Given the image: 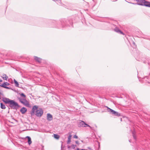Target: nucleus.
Segmentation results:
<instances>
[{
    "label": "nucleus",
    "mask_w": 150,
    "mask_h": 150,
    "mask_svg": "<svg viewBox=\"0 0 150 150\" xmlns=\"http://www.w3.org/2000/svg\"><path fill=\"white\" fill-rule=\"evenodd\" d=\"M2 100L5 104H9V106L13 109L17 110L20 107V105L17 102L8 98H3Z\"/></svg>",
    "instance_id": "nucleus-1"
},
{
    "label": "nucleus",
    "mask_w": 150,
    "mask_h": 150,
    "mask_svg": "<svg viewBox=\"0 0 150 150\" xmlns=\"http://www.w3.org/2000/svg\"><path fill=\"white\" fill-rule=\"evenodd\" d=\"M30 114L31 116L35 115L37 117H41L43 115V110L41 108H39L38 109V106L34 105L32 108Z\"/></svg>",
    "instance_id": "nucleus-2"
},
{
    "label": "nucleus",
    "mask_w": 150,
    "mask_h": 150,
    "mask_svg": "<svg viewBox=\"0 0 150 150\" xmlns=\"http://www.w3.org/2000/svg\"><path fill=\"white\" fill-rule=\"evenodd\" d=\"M18 99L20 102L23 104L24 105L27 107H29L30 104L29 102L25 98L19 97Z\"/></svg>",
    "instance_id": "nucleus-3"
},
{
    "label": "nucleus",
    "mask_w": 150,
    "mask_h": 150,
    "mask_svg": "<svg viewBox=\"0 0 150 150\" xmlns=\"http://www.w3.org/2000/svg\"><path fill=\"white\" fill-rule=\"evenodd\" d=\"M108 108V112L112 114V115H115V116H120V114L119 112H116L115 111L109 108L108 107H107Z\"/></svg>",
    "instance_id": "nucleus-4"
},
{
    "label": "nucleus",
    "mask_w": 150,
    "mask_h": 150,
    "mask_svg": "<svg viewBox=\"0 0 150 150\" xmlns=\"http://www.w3.org/2000/svg\"><path fill=\"white\" fill-rule=\"evenodd\" d=\"M137 1V3H131L134 5H138L140 6H144L145 3V0H134Z\"/></svg>",
    "instance_id": "nucleus-5"
},
{
    "label": "nucleus",
    "mask_w": 150,
    "mask_h": 150,
    "mask_svg": "<svg viewBox=\"0 0 150 150\" xmlns=\"http://www.w3.org/2000/svg\"><path fill=\"white\" fill-rule=\"evenodd\" d=\"M9 85V83L8 82H5L3 83L1 85V86L6 89H10L11 88H10L6 86H8Z\"/></svg>",
    "instance_id": "nucleus-6"
},
{
    "label": "nucleus",
    "mask_w": 150,
    "mask_h": 150,
    "mask_svg": "<svg viewBox=\"0 0 150 150\" xmlns=\"http://www.w3.org/2000/svg\"><path fill=\"white\" fill-rule=\"evenodd\" d=\"M86 123L83 121L80 120L79 123V126L80 127H86Z\"/></svg>",
    "instance_id": "nucleus-7"
},
{
    "label": "nucleus",
    "mask_w": 150,
    "mask_h": 150,
    "mask_svg": "<svg viewBox=\"0 0 150 150\" xmlns=\"http://www.w3.org/2000/svg\"><path fill=\"white\" fill-rule=\"evenodd\" d=\"M53 117L52 115L50 113H47V119L49 121H51L52 120Z\"/></svg>",
    "instance_id": "nucleus-8"
},
{
    "label": "nucleus",
    "mask_w": 150,
    "mask_h": 150,
    "mask_svg": "<svg viewBox=\"0 0 150 150\" xmlns=\"http://www.w3.org/2000/svg\"><path fill=\"white\" fill-rule=\"evenodd\" d=\"M27 109L23 107L20 110V112H21L22 114H24L27 111Z\"/></svg>",
    "instance_id": "nucleus-9"
},
{
    "label": "nucleus",
    "mask_w": 150,
    "mask_h": 150,
    "mask_svg": "<svg viewBox=\"0 0 150 150\" xmlns=\"http://www.w3.org/2000/svg\"><path fill=\"white\" fill-rule=\"evenodd\" d=\"M34 59L38 63H40L41 62L42 60V59L39 57H38L36 56H34Z\"/></svg>",
    "instance_id": "nucleus-10"
},
{
    "label": "nucleus",
    "mask_w": 150,
    "mask_h": 150,
    "mask_svg": "<svg viewBox=\"0 0 150 150\" xmlns=\"http://www.w3.org/2000/svg\"><path fill=\"white\" fill-rule=\"evenodd\" d=\"M144 6L150 7V2H149L145 1V3L144 4Z\"/></svg>",
    "instance_id": "nucleus-11"
},
{
    "label": "nucleus",
    "mask_w": 150,
    "mask_h": 150,
    "mask_svg": "<svg viewBox=\"0 0 150 150\" xmlns=\"http://www.w3.org/2000/svg\"><path fill=\"white\" fill-rule=\"evenodd\" d=\"M114 30L115 32L118 33H120L121 34H122L123 35L124 34L123 33L117 28H115L114 29Z\"/></svg>",
    "instance_id": "nucleus-12"
},
{
    "label": "nucleus",
    "mask_w": 150,
    "mask_h": 150,
    "mask_svg": "<svg viewBox=\"0 0 150 150\" xmlns=\"http://www.w3.org/2000/svg\"><path fill=\"white\" fill-rule=\"evenodd\" d=\"M26 138H28V143L29 145H30L31 143H32V141L31 140V138L29 137V136H27L26 137Z\"/></svg>",
    "instance_id": "nucleus-13"
},
{
    "label": "nucleus",
    "mask_w": 150,
    "mask_h": 150,
    "mask_svg": "<svg viewBox=\"0 0 150 150\" xmlns=\"http://www.w3.org/2000/svg\"><path fill=\"white\" fill-rule=\"evenodd\" d=\"M71 135H70L68 138V140L67 141V144H69L71 142Z\"/></svg>",
    "instance_id": "nucleus-14"
},
{
    "label": "nucleus",
    "mask_w": 150,
    "mask_h": 150,
    "mask_svg": "<svg viewBox=\"0 0 150 150\" xmlns=\"http://www.w3.org/2000/svg\"><path fill=\"white\" fill-rule=\"evenodd\" d=\"M1 108V109H4L6 108L5 105L2 103H0Z\"/></svg>",
    "instance_id": "nucleus-15"
},
{
    "label": "nucleus",
    "mask_w": 150,
    "mask_h": 150,
    "mask_svg": "<svg viewBox=\"0 0 150 150\" xmlns=\"http://www.w3.org/2000/svg\"><path fill=\"white\" fill-rule=\"evenodd\" d=\"M3 79L6 80H7V79L8 78V76L5 74H4L2 76Z\"/></svg>",
    "instance_id": "nucleus-16"
},
{
    "label": "nucleus",
    "mask_w": 150,
    "mask_h": 150,
    "mask_svg": "<svg viewBox=\"0 0 150 150\" xmlns=\"http://www.w3.org/2000/svg\"><path fill=\"white\" fill-rule=\"evenodd\" d=\"M14 81L15 84V86L16 87H18L19 86V84L18 82L15 79L14 80Z\"/></svg>",
    "instance_id": "nucleus-17"
},
{
    "label": "nucleus",
    "mask_w": 150,
    "mask_h": 150,
    "mask_svg": "<svg viewBox=\"0 0 150 150\" xmlns=\"http://www.w3.org/2000/svg\"><path fill=\"white\" fill-rule=\"evenodd\" d=\"M54 138L57 139H58L59 138V135L58 134H54Z\"/></svg>",
    "instance_id": "nucleus-18"
},
{
    "label": "nucleus",
    "mask_w": 150,
    "mask_h": 150,
    "mask_svg": "<svg viewBox=\"0 0 150 150\" xmlns=\"http://www.w3.org/2000/svg\"><path fill=\"white\" fill-rule=\"evenodd\" d=\"M132 134L133 138H134V139L135 140H136V136L135 134V132L134 131L133 132H132Z\"/></svg>",
    "instance_id": "nucleus-19"
},
{
    "label": "nucleus",
    "mask_w": 150,
    "mask_h": 150,
    "mask_svg": "<svg viewBox=\"0 0 150 150\" xmlns=\"http://www.w3.org/2000/svg\"><path fill=\"white\" fill-rule=\"evenodd\" d=\"M20 96H22V98H25L26 96L23 93L20 94Z\"/></svg>",
    "instance_id": "nucleus-20"
},
{
    "label": "nucleus",
    "mask_w": 150,
    "mask_h": 150,
    "mask_svg": "<svg viewBox=\"0 0 150 150\" xmlns=\"http://www.w3.org/2000/svg\"><path fill=\"white\" fill-rule=\"evenodd\" d=\"M76 146V145H74V144H72L71 146V148H72L73 149H74Z\"/></svg>",
    "instance_id": "nucleus-21"
},
{
    "label": "nucleus",
    "mask_w": 150,
    "mask_h": 150,
    "mask_svg": "<svg viewBox=\"0 0 150 150\" xmlns=\"http://www.w3.org/2000/svg\"><path fill=\"white\" fill-rule=\"evenodd\" d=\"M73 137H74V138H76V139H77L78 138V136L76 135H75Z\"/></svg>",
    "instance_id": "nucleus-22"
},
{
    "label": "nucleus",
    "mask_w": 150,
    "mask_h": 150,
    "mask_svg": "<svg viewBox=\"0 0 150 150\" xmlns=\"http://www.w3.org/2000/svg\"><path fill=\"white\" fill-rule=\"evenodd\" d=\"M85 126H86V127H89L90 128H91V127L90 126V125H88L86 123Z\"/></svg>",
    "instance_id": "nucleus-23"
},
{
    "label": "nucleus",
    "mask_w": 150,
    "mask_h": 150,
    "mask_svg": "<svg viewBox=\"0 0 150 150\" xmlns=\"http://www.w3.org/2000/svg\"><path fill=\"white\" fill-rule=\"evenodd\" d=\"M148 79V76H146L145 77H144V78L143 79L144 80L145 79Z\"/></svg>",
    "instance_id": "nucleus-24"
},
{
    "label": "nucleus",
    "mask_w": 150,
    "mask_h": 150,
    "mask_svg": "<svg viewBox=\"0 0 150 150\" xmlns=\"http://www.w3.org/2000/svg\"><path fill=\"white\" fill-rule=\"evenodd\" d=\"M75 143H76V144H79V142L78 141H75Z\"/></svg>",
    "instance_id": "nucleus-25"
},
{
    "label": "nucleus",
    "mask_w": 150,
    "mask_h": 150,
    "mask_svg": "<svg viewBox=\"0 0 150 150\" xmlns=\"http://www.w3.org/2000/svg\"><path fill=\"white\" fill-rule=\"evenodd\" d=\"M71 147V146H68V148L69 149H70Z\"/></svg>",
    "instance_id": "nucleus-26"
},
{
    "label": "nucleus",
    "mask_w": 150,
    "mask_h": 150,
    "mask_svg": "<svg viewBox=\"0 0 150 150\" xmlns=\"http://www.w3.org/2000/svg\"><path fill=\"white\" fill-rule=\"evenodd\" d=\"M2 81V80H1V79H0V82Z\"/></svg>",
    "instance_id": "nucleus-27"
},
{
    "label": "nucleus",
    "mask_w": 150,
    "mask_h": 150,
    "mask_svg": "<svg viewBox=\"0 0 150 150\" xmlns=\"http://www.w3.org/2000/svg\"><path fill=\"white\" fill-rule=\"evenodd\" d=\"M52 0L53 1H57V0Z\"/></svg>",
    "instance_id": "nucleus-28"
},
{
    "label": "nucleus",
    "mask_w": 150,
    "mask_h": 150,
    "mask_svg": "<svg viewBox=\"0 0 150 150\" xmlns=\"http://www.w3.org/2000/svg\"><path fill=\"white\" fill-rule=\"evenodd\" d=\"M130 141H131V140H129V142H131Z\"/></svg>",
    "instance_id": "nucleus-29"
},
{
    "label": "nucleus",
    "mask_w": 150,
    "mask_h": 150,
    "mask_svg": "<svg viewBox=\"0 0 150 150\" xmlns=\"http://www.w3.org/2000/svg\"><path fill=\"white\" fill-rule=\"evenodd\" d=\"M62 23V25H64V24H65V23Z\"/></svg>",
    "instance_id": "nucleus-30"
},
{
    "label": "nucleus",
    "mask_w": 150,
    "mask_h": 150,
    "mask_svg": "<svg viewBox=\"0 0 150 150\" xmlns=\"http://www.w3.org/2000/svg\"><path fill=\"white\" fill-rule=\"evenodd\" d=\"M76 150H79V148H78Z\"/></svg>",
    "instance_id": "nucleus-31"
},
{
    "label": "nucleus",
    "mask_w": 150,
    "mask_h": 150,
    "mask_svg": "<svg viewBox=\"0 0 150 150\" xmlns=\"http://www.w3.org/2000/svg\"><path fill=\"white\" fill-rule=\"evenodd\" d=\"M127 2H128V1H127ZM128 2L129 3H131V2Z\"/></svg>",
    "instance_id": "nucleus-32"
},
{
    "label": "nucleus",
    "mask_w": 150,
    "mask_h": 150,
    "mask_svg": "<svg viewBox=\"0 0 150 150\" xmlns=\"http://www.w3.org/2000/svg\"><path fill=\"white\" fill-rule=\"evenodd\" d=\"M81 142H83V141H82V140H81Z\"/></svg>",
    "instance_id": "nucleus-33"
},
{
    "label": "nucleus",
    "mask_w": 150,
    "mask_h": 150,
    "mask_svg": "<svg viewBox=\"0 0 150 150\" xmlns=\"http://www.w3.org/2000/svg\"><path fill=\"white\" fill-rule=\"evenodd\" d=\"M133 43H134V44H135L134 42H133Z\"/></svg>",
    "instance_id": "nucleus-34"
},
{
    "label": "nucleus",
    "mask_w": 150,
    "mask_h": 150,
    "mask_svg": "<svg viewBox=\"0 0 150 150\" xmlns=\"http://www.w3.org/2000/svg\"><path fill=\"white\" fill-rule=\"evenodd\" d=\"M138 150H139V149H138Z\"/></svg>",
    "instance_id": "nucleus-35"
}]
</instances>
